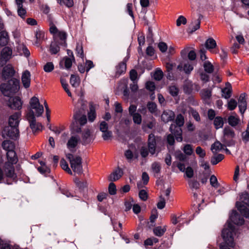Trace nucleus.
<instances>
[{"instance_id": "obj_38", "label": "nucleus", "mask_w": 249, "mask_h": 249, "mask_svg": "<svg viewBox=\"0 0 249 249\" xmlns=\"http://www.w3.org/2000/svg\"><path fill=\"white\" fill-rule=\"evenodd\" d=\"M226 86V87L222 89V92L223 93L222 96L226 99H228L231 96L232 90L230 84H228V85H227Z\"/></svg>"}, {"instance_id": "obj_41", "label": "nucleus", "mask_w": 249, "mask_h": 249, "mask_svg": "<svg viewBox=\"0 0 249 249\" xmlns=\"http://www.w3.org/2000/svg\"><path fill=\"white\" fill-rule=\"evenodd\" d=\"M213 124L216 129L222 128L224 125L223 118L219 116L216 117L213 121Z\"/></svg>"}, {"instance_id": "obj_20", "label": "nucleus", "mask_w": 249, "mask_h": 249, "mask_svg": "<svg viewBox=\"0 0 249 249\" xmlns=\"http://www.w3.org/2000/svg\"><path fill=\"white\" fill-rule=\"evenodd\" d=\"M26 118L30 124V126L34 133L40 131L42 129V125L40 123L36 122L35 117L31 119L28 117H26Z\"/></svg>"}, {"instance_id": "obj_16", "label": "nucleus", "mask_w": 249, "mask_h": 249, "mask_svg": "<svg viewBox=\"0 0 249 249\" xmlns=\"http://www.w3.org/2000/svg\"><path fill=\"white\" fill-rule=\"evenodd\" d=\"M170 130L171 134L175 136L177 141L180 142L182 141V131L180 127H177L175 124H172L170 127Z\"/></svg>"}, {"instance_id": "obj_21", "label": "nucleus", "mask_w": 249, "mask_h": 249, "mask_svg": "<svg viewBox=\"0 0 249 249\" xmlns=\"http://www.w3.org/2000/svg\"><path fill=\"white\" fill-rule=\"evenodd\" d=\"M246 94L245 93L241 94L238 99V107L240 112L243 114L247 109V103L246 99Z\"/></svg>"}, {"instance_id": "obj_44", "label": "nucleus", "mask_w": 249, "mask_h": 249, "mask_svg": "<svg viewBox=\"0 0 249 249\" xmlns=\"http://www.w3.org/2000/svg\"><path fill=\"white\" fill-rule=\"evenodd\" d=\"M151 169L152 170V171L154 173V175H158L161 170V166L160 163L158 162H153L151 165Z\"/></svg>"}, {"instance_id": "obj_27", "label": "nucleus", "mask_w": 249, "mask_h": 249, "mask_svg": "<svg viewBox=\"0 0 249 249\" xmlns=\"http://www.w3.org/2000/svg\"><path fill=\"white\" fill-rule=\"evenodd\" d=\"M123 174V171L121 168H118L110 175L108 177V179L111 181H115L121 178Z\"/></svg>"}, {"instance_id": "obj_1", "label": "nucleus", "mask_w": 249, "mask_h": 249, "mask_svg": "<svg viewBox=\"0 0 249 249\" xmlns=\"http://www.w3.org/2000/svg\"><path fill=\"white\" fill-rule=\"evenodd\" d=\"M44 112V107L39 103L38 98L34 96L30 99L26 117L30 119L34 117L40 116Z\"/></svg>"}, {"instance_id": "obj_47", "label": "nucleus", "mask_w": 249, "mask_h": 249, "mask_svg": "<svg viewBox=\"0 0 249 249\" xmlns=\"http://www.w3.org/2000/svg\"><path fill=\"white\" fill-rule=\"evenodd\" d=\"M203 67L206 72L211 73L214 71L213 66L209 62L206 61L204 63Z\"/></svg>"}, {"instance_id": "obj_56", "label": "nucleus", "mask_w": 249, "mask_h": 249, "mask_svg": "<svg viewBox=\"0 0 249 249\" xmlns=\"http://www.w3.org/2000/svg\"><path fill=\"white\" fill-rule=\"evenodd\" d=\"M210 181L211 185L214 188H217L219 186V184L217 181V178L214 175H212L211 176Z\"/></svg>"}, {"instance_id": "obj_51", "label": "nucleus", "mask_w": 249, "mask_h": 249, "mask_svg": "<svg viewBox=\"0 0 249 249\" xmlns=\"http://www.w3.org/2000/svg\"><path fill=\"white\" fill-rule=\"evenodd\" d=\"M64 64L65 67L66 69H69L71 67L72 65V61L70 58L69 57H65L64 59L60 62V65H62L63 64Z\"/></svg>"}, {"instance_id": "obj_31", "label": "nucleus", "mask_w": 249, "mask_h": 249, "mask_svg": "<svg viewBox=\"0 0 249 249\" xmlns=\"http://www.w3.org/2000/svg\"><path fill=\"white\" fill-rule=\"evenodd\" d=\"M2 147L4 149L8 152L10 151V150H14L15 145L14 142L12 141L5 140L2 143Z\"/></svg>"}, {"instance_id": "obj_62", "label": "nucleus", "mask_w": 249, "mask_h": 249, "mask_svg": "<svg viewBox=\"0 0 249 249\" xmlns=\"http://www.w3.org/2000/svg\"><path fill=\"white\" fill-rule=\"evenodd\" d=\"M237 107V102L235 100L233 99H231L229 102H228V107L229 110H233L234 109Z\"/></svg>"}, {"instance_id": "obj_57", "label": "nucleus", "mask_w": 249, "mask_h": 249, "mask_svg": "<svg viewBox=\"0 0 249 249\" xmlns=\"http://www.w3.org/2000/svg\"><path fill=\"white\" fill-rule=\"evenodd\" d=\"M189 114H191L196 121H200V116L196 110L191 108L189 110Z\"/></svg>"}, {"instance_id": "obj_37", "label": "nucleus", "mask_w": 249, "mask_h": 249, "mask_svg": "<svg viewBox=\"0 0 249 249\" xmlns=\"http://www.w3.org/2000/svg\"><path fill=\"white\" fill-rule=\"evenodd\" d=\"M188 185L190 188L193 190H198L200 187L199 182L195 179H189L188 181Z\"/></svg>"}, {"instance_id": "obj_19", "label": "nucleus", "mask_w": 249, "mask_h": 249, "mask_svg": "<svg viewBox=\"0 0 249 249\" xmlns=\"http://www.w3.org/2000/svg\"><path fill=\"white\" fill-rule=\"evenodd\" d=\"M15 70L12 65L8 64L5 66L2 71V77L4 79L12 77L15 74Z\"/></svg>"}, {"instance_id": "obj_60", "label": "nucleus", "mask_w": 249, "mask_h": 249, "mask_svg": "<svg viewBox=\"0 0 249 249\" xmlns=\"http://www.w3.org/2000/svg\"><path fill=\"white\" fill-rule=\"evenodd\" d=\"M43 69L46 72H50L54 69V66L52 62H47L44 66Z\"/></svg>"}, {"instance_id": "obj_10", "label": "nucleus", "mask_w": 249, "mask_h": 249, "mask_svg": "<svg viewBox=\"0 0 249 249\" xmlns=\"http://www.w3.org/2000/svg\"><path fill=\"white\" fill-rule=\"evenodd\" d=\"M19 130L17 127L8 126L4 127L2 132V136L3 138L15 139L18 136Z\"/></svg>"}, {"instance_id": "obj_8", "label": "nucleus", "mask_w": 249, "mask_h": 249, "mask_svg": "<svg viewBox=\"0 0 249 249\" xmlns=\"http://www.w3.org/2000/svg\"><path fill=\"white\" fill-rule=\"evenodd\" d=\"M235 137V133L233 129L226 126L223 129V137L222 142L227 146H230L234 144L233 138Z\"/></svg>"}, {"instance_id": "obj_46", "label": "nucleus", "mask_w": 249, "mask_h": 249, "mask_svg": "<svg viewBox=\"0 0 249 249\" xmlns=\"http://www.w3.org/2000/svg\"><path fill=\"white\" fill-rule=\"evenodd\" d=\"M224 158V156L223 154H219L217 155H215L211 159V163L213 165H215L221 161Z\"/></svg>"}, {"instance_id": "obj_28", "label": "nucleus", "mask_w": 249, "mask_h": 249, "mask_svg": "<svg viewBox=\"0 0 249 249\" xmlns=\"http://www.w3.org/2000/svg\"><path fill=\"white\" fill-rule=\"evenodd\" d=\"M205 46L207 49L210 50L211 52L216 53V52L213 50L216 47V41L213 38H209L206 41Z\"/></svg>"}, {"instance_id": "obj_48", "label": "nucleus", "mask_w": 249, "mask_h": 249, "mask_svg": "<svg viewBox=\"0 0 249 249\" xmlns=\"http://www.w3.org/2000/svg\"><path fill=\"white\" fill-rule=\"evenodd\" d=\"M201 97L204 100H207L210 98L212 94L211 91L208 89H203L200 91Z\"/></svg>"}, {"instance_id": "obj_30", "label": "nucleus", "mask_w": 249, "mask_h": 249, "mask_svg": "<svg viewBox=\"0 0 249 249\" xmlns=\"http://www.w3.org/2000/svg\"><path fill=\"white\" fill-rule=\"evenodd\" d=\"M227 146L226 144L224 143L222 144L220 142L217 141L212 145L211 149L213 153H216L217 151L222 149L224 147Z\"/></svg>"}, {"instance_id": "obj_55", "label": "nucleus", "mask_w": 249, "mask_h": 249, "mask_svg": "<svg viewBox=\"0 0 249 249\" xmlns=\"http://www.w3.org/2000/svg\"><path fill=\"white\" fill-rule=\"evenodd\" d=\"M183 151L186 155H191L193 153V149L191 144H187L184 146Z\"/></svg>"}, {"instance_id": "obj_36", "label": "nucleus", "mask_w": 249, "mask_h": 249, "mask_svg": "<svg viewBox=\"0 0 249 249\" xmlns=\"http://www.w3.org/2000/svg\"><path fill=\"white\" fill-rule=\"evenodd\" d=\"M166 231L165 226H158L153 229L154 234L157 236L160 237L162 236Z\"/></svg>"}, {"instance_id": "obj_50", "label": "nucleus", "mask_w": 249, "mask_h": 249, "mask_svg": "<svg viewBox=\"0 0 249 249\" xmlns=\"http://www.w3.org/2000/svg\"><path fill=\"white\" fill-rule=\"evenodd\" d=\"M70 83L73 87H77L79 84V78L75 75L72 74L70 78Z\"/></svg>"}, {"instance_id": "obj_32", "label": "nucleus", "mask_w": 249, "mask_h": 249, "mask_svg": "<svg viewBox=\"0 0 249 249\" xmlns=\"http://www.w3.org/2000/svg\"><path fill=\"white\" fill-rule=\"evenodd\" d=\"M126 69V64L125 62H122L119 64L116 67V75L120 76L125 72Z\"/></svg>"}, {"instance_id": "obj_15", "label": "nucleus", "mask_w": 249, "mask_h": 249, "mask_svg": "<svg viewBox=\"0 0 249 249\" xmlns=\"http://www.w3.org/2000/svg\"><path fill=\"white\" fill-rule=\"evenodd\" d=\"M80 141V139L78 135L71 136L67 143V148L71 151H74V149L77 146Z\"/></svg>"}, {"instance_id": "obj_17", "label": "nucleus", "mask_w": 249, "mask_h": 249, "mask_svg": "<svg viewBox=\"0 0 249 249\" xmlns=\"http://www.w3.org/2000/svg\"><path fill=\"white\" fill-rule=\"evenodd\" d=\"M230 220L235 225H242L244 222L243 217L236 211L233 210L230 215Z\"/></svg>"}, {"instance_id": "obj_54", "label": "nucleus", "mask_w": 249, "mask_h": 249, "mask_svg": "<svg viewBox=\"0 0 249 249\" xmlns=\"http://www.w3.org/2000/svg\"><path fill=\"white\" fill-rule=\"evenodd\" d=\"M76 52L77 56H78L81 58L84 57V52H83V46H82V44H80V43L77 44L76 48Z\"/></svg>"}, {"instance_id": "obj_58", "label": "nucleus", "mask_w": 249, "mask_h": 249, "mask_svg": "<svg viewBox=\"0 0 249 249\" xmlns=\"http://www.w3.org/2000/svg\"><path fill=\"white\" fill-rule=\"evenodd\" d=\"M242 137L244 142H247L249 141V122L246 130L242 134Z\"/></svg>"}, {"instance_id": "obj_35", "label": "nucleus", "mask_w": 249, "mask_h": 249, "mask_svg": "<svg viewBox=\"0 0 249 249\" xmlns=\"http://www.w3.org/2000/svg\"><path fill=\"white\" fill-rule=\"evenodd\" d=\"M74 182L81 191H84L87 188L88 183L86 180H80L76 178Z\"/></svg>"}, {"instance_id": "obj_18", "label": "nucleus", "mask_w": 249, "mask_h": 249, "mask_svg": "<svg viewBox=\"0 0 249 249\" xmlns=\"http://www.w3.org/2000/svg\"><path fill=\"white\" fill-rule=\"evenodd\" d=\"M82 143L83 145H86L91 142L92 135L89 129L85 128L81 134Z\"/></svg>"}, {"instance_id": "obj_63", "label": "nucleus", "mask_w": 249, "mask_h": 249, "mask_svg": "<svg viewBox=\"0 0 249 249\" xmlns=\"http://www.w3.org/2000/svg\"><path fill=\"white\" fill-rule=\"evenodd\" d=\"M160 200L157 203V206L158 209H162L165 207V199L162 196H160Z\"/></svg>"}, {"instance_id": "obj_24", "label": "nucleus", "mask_w": 249, "mask_h": 249, "mask_svg": "<svg viewBox=\"0 0 249 249\" xmlns=\"http://www.w3.org/2000/svg\"><path fill=\"white\" fill-rule=\"evenodd\" d=\"M17 51L20 55L27 57L30 55V53L27 47L22 43H18L17 46Z\"/></svg>"}, {"instance_id": "obj_9", "label": "nucleus", "mask_w": 249, "mask_h": 249, "mask_svg": "<svg viewBox=\"0 0 249 249\" xmlns=\"http://www.w3.org/2000/svg\"><path fill=\"white\" fill-rule=\"evenodd\" d=\"M98 128L102 133V137L104 141H108L112 139V132L109 130L108 124L105 121H102L99 122Z\"/></svg>"}, {"instance_id": "obj_45", "label": "nucleus", "mask_w": 249, "mask_h": 249, "mask_svg": "<svg viewBox=\"0 0 249 249\" xmlns=\"http://www.w3.org/2000/svg\"><path fill=\"white\" fill-rule=\"evenodd\" d=\"M60 166L61 168L65 170L66 172H67L68 174L70 175H72V173L71 171V169L69 168L68 164L67 163V161L64 159H62L60 160Z\"/></svg>"}, {"instance_id": "obj_26", "label": "nucleus", "mask_w": 249, "mask_h": 249, "mask_svg": "<svg viewBox=\"0 0 249 249\" xmlns=\"http://www.w3.org/2000/svg\"><path fill=\"white\" fill-rule=\"evenodd\" d=\"M175 118V114L171 110L164 111L162 113L161 118L164 123H167L170 121L174 120Z\"/></svg>"}, {"instance_id": "obj_53", "label": "nucleus", "mask_w": 249, "mask_h": 249, "mask_svg": "<svg viewBox=\"0 0 249 249\" xmlns=\"http://www.w3.org/2000/svg\"><path fill=\"white\" fill-rule=\"evenodd\" d=\"M193 66L189 62L183 64V71L186 74H189L193 71Z\"/></svg>"}, {"instance_id": "obj_25", "label": "nucleus", "mask_w": 249, "mask_h": 249, "mask_svg": "<svg viewBox=\"0 0 249 249\" xmlns=\"http://www.w3.org/2000/svg\"><path fill=\"white\" fill-rule=\"evenodd\" d=\"M7 161L5 163H9L11 164H15L17 163L18 159L17 154L14 150H10L7 152Z\"/></svg>"}, {"instance_id": "obj_12", "label": "nucleus", "mask_w": 249, "mask_h": 249, "mask_svg": "<svg viewBox=\"0 0 249 249\" xmlns=\"http://www.w3.org/2000/svg\"><path fill=\"white\" fill-rule=\"evenodd\" d=\"M12 54V49L5 47L1 51L0 53V66L2 67L11 58Z\"/></svg>"}, {"instance_id": "obj_40", "label": "nucleus", "mask_w": 249, "mask_h": 249, "mask_svg": "<svg viewBox=\"0 0 249 249\" xmlns=\"http://www.w3.org/2000/svg\"><path fill=\"white\" fill-rule=\"evenodd\" d=\"M228 121L230 125L235 127L239 124L240 119L238 117L231 115L228 117Z\"/></svg>"}, {"instance_id": "obj_22", "label": "nucleus", "mask_w": 249, "mask_h": 249, "mask_svg": "<svg viewBox=\"0 0 249 249\" xmlns=\"http://www.w3.org/2000/svg\"><path fill=\"white\" fill-rule=\"evenodd\" d=\"M21 114L19 112H16L14 114L11 115L9 118V124L13 127H18L19 123V118Z\"/></svg>"}, {"instance_id": "obj_43", "label": "nucleus", "mask_w": 249, "mask_h": 249, "mask_svg": "<svg viewBox=\"0 0 249 249\" xmlns=\"http://www.w3.org/2000/svg\"><path fill=\"white\" fill-rule=\"evenodd\" d=\"M59 43L55 41L52 42L50 47V51L52 54H56L59 51Z\"/></svg>"}, {"instance_id": "obj_6", "label": "nucleus", "mask_w": 249, "mask_h": 249, "mask_svg": "<svg viewBox=\"0 0 249 249\" xmlns=\"http://www.w3.org/2000/svg\"><path fill=\"white\" fill-rule=\"evenodd\" d=\"M50 32L53 35L54 41L58 43L60 45L66 46L67 34L65 32L59 31L52 23L50 27Z\"/></svg>"}, {"instance_id": "obj_2", "label": "nucleus", "mask_w": 249, "mask_h": 249, "mask_svg": "<svg viewBox=\"0 0 249 249\" xmlns=\"http://www.w3.org/2000/svg\"><path fill=\"white\" fill-rule=\"evenodd\" d=\"M0 89L4 96L9 97L19 90V81L15 78L11 79L7 83L2 84Z\"/></svg>"}, {"instance_id": "obj_61", "label": "nucleus", "mask_w": 249, "mask_h": 249, "mask_svg": "<svg viewBox=\"0 0 249 249\" xmlns=\"http://www.w3.org/2000/svg\"><path fill=\"white\" fill-rule=\"evenodd\" d=\"M178 89L175 86L169 87V92L173 96H176L178 93Z\"/></svg>"}, {"instance_id": "obj_5", "label": "nucleus", "mask_w": 249, "mask_h": 249, "mask_svg": "<svg viewBox=\"0 0 249 249\" xmlns=\"http://www.w3.org/2000/svg\"><path fill=\"white\" fill-rule=\"evenodd\" d=\"M234 231V226L231 223L228 222L222 231L223 240L227 245L231 247H233L234 245L233 237Z\"/></svg>"}, {"instance_id": "obj_23", "label": "nucleus", "mask_w": 249, "mask_h": 249, "mask_svg": "<svg viewBox=\"0 0 249 249\" xmlns=\"http://www.w3.org/2000/svg\"><path fill=\"white\" fill-rule=\"evenodd\" d=\"M31 74L28 71H25L22 75L21 81L24 87L28 88L30 86Z\"/></svg>"}, {"instance_id": "obj_13", "label": "nucleus", "mask_w": 249, "mask_h": 249, "mask_svg": "<svg viewBox=\"0 0 249 249\" xmlns=\"http://www.w3.org/2000/svg\"><path fill=\"white\" fill-rule=\"evenodd\" d=\"M22 102L19 97H11L9 99L7 105L13 109L19 110L22 107Z\"/></svg>"}, {"instance_id": "obj_52", "label": "nucleus", "mask_w": 249, "mask_h": 249, "mask_svg": "<svg viewBox=\"0 0 249 249\" xmlns=\"http://www.w3.org/2000/svg\"><path fill=\"white\" fill-rule=\"evenodd\" d=\"M185 176L184 177H186L189 178V179H191V178H192L194 175V172L193 168L190 166L187 167L186 168V170L185 171Z\"/></svg>"}, {"instance_id": "obj_59", "label": "nucleus", "mask_w": 249, "mask_h": 249, "mask_svg": "<svg viewBox=\"0 0 249 249\" xmlns=\"http://www.w3.org/2000/svg\"><path fill=\"white\" fill-rule=\"evenodd\" d=\"M141 155L142 158H146L148 155L149 153L148 148L146 146H142L141 147L140 150Z\"/></svg>"}, {"instance_id": "obj_64", "label": "nucleus", "mask_w": 249, "mask_h": 249, "mask_svg": "<svg viewBox=\"0 0 249 249\" xmlns=\"http://www.w3.org/2000/svg\"><path fill=\"white\" fill-rule=\"evenodd\" d=\"M133 117V120L134 123L137 124H140L142 123V116L141 115L137 113L132 116Z\"/></svg>"}, {"instance_id": "obj_34", "label": "nucleus", "mask_w": 249, "mask_h": 249, "mask_svg": "<svg viewBox=\"0 0 249 249\" xmlns=\"http://www.w3.org/2000/svg\"><path fill=\"white\" fill-rule=\"evenodd\" d=\"M175 157L177 160L181 162H188V157L180 151L177 152L175 154Z\"/></svg>"}, {"instance_id": "obj_49", "label": "nucleus", "mask_w": 249, "mask_h": 249, "mask_svg": "<svg viewBox=\"0 0 249 249\" xmlns=\"http://www.w3.org/2000/svg\"><path fill=\"white\" fill-rule=\"evenodd\" d=\"M176 124L177 127H181L184 124V117L181 114H178L176 119Z\"/></svg>"}, {"instance_id": "obj_39", "label": "nucleus", "mask_w": 249, "mask_h": 249, "mask_svg": "<svg viewBox=\"0 0 249 249\" xmlns=\"http://www.w3.org/2000/svg\"><path fill=\"white\" fill-rule=\"evenodd\" d=\"M193 25L188 28V32L189 34H192L193 32L198 30L200 28V19H197L193 23Z\"/></svg>"}, {"instance_id": "obj_7", "label": "nucleus", "mask_w": 249, "mask_h": 249, "mask_svg": "<svg viewBox=\"0 0 249 249\" xmlns=\"http://www.w3.org/2000/svg\"><path fill=\"white\" fill-rule=\"evenodd\" d=\"M78 103L81 104V108L76 110L73 116V121L77 124H79L80 126L85 124L87 122V116L85 114L84 108L86 105L83 100L79 101Z\"/></svg>"}, {"instance_id": "obj_42", "label": "nucleus", "mask_w": 249, "mask_h": 249, "mask_svg": "<svg viewBox=\"0 0 249 249\" xmlns=\"http://www.w3.org/2000/svg\"><path fill=\"white\" fill-rule=\"evenodd\" d=\"M81 126L80 125L76 124L75 122H72L71 125V133L72 134H76L79 133L81 132Z\"/></svg>"}, {"instance_id": "obj_3", "label": "nucleus", "mask_w": 249, "mask_h": 249, "mask_svg": "<svg viewBox=\"0 0 249 249\" xmlns=\"http://www.w3.org/2000/svg\"><path fill=\"white\" fill-rule=\"evenodd\" d=\"M240 202L236 203V206L241 213L246 217H249V195L244 192L240 196Z\"/></svg>"}, {"instance_id": "obj_33", "label": "nucleus", "mask_w": 249, "mask_h": 249, "mask_svg": "<svg viewBox=\"0 0 249 249\" xmlns=\"http://www.w3.org/2000/svg\"><path fill=\"white\" fill-rule=\"evenodd\" d=\"M8 42V35L6 32L1 31L0 32V45L5 46Z\"/></svg>"}, {"instance_id": "obj_14", "label": "nucleus", "mask_w": 249, "mask_h": 249, "mask_svg": "<svg viewBox=\"0 0 249 249\" xmlns=\"http://www.w3.org/2000/svg\"><path fill=\"white\" fill-rule=\"evenodd\" d=\"M3 169L7 177L12 178L14 181H16L17 176L15 173V168L13 164L5 163Z\"/></svg>"}, {"instance_id": "obj_4", "label": "nucleus", "mask_w": 249, "mask_h": 249, "mask_svg": "<svg viewBox=\"0 0 249 249\" xmlns=\"http://www.w3.org/2000/svg\"><path fill=\"white\" fill-rule=\"evenodd\" d=\"M66 157L70 161L73 171L78 175H81L83 172L82 158L70 153L67 154Z\"/></svg>"}, {"instance_id": "obj_11", "label": "nucleus", "mask_w": 249, "mask_h": 249, "mask_svg": "<svg viewBox=\"0 0 249 249\" xmlns=\"http://www.w3.org/2000/svg\"><path fill=\"white\" fill-rule=\"evenodd\" d=\"M160 140V138L156 137L154 134L151 133L148 136L147 145L149 153L153 155L155 152L157 143Z\"/></svg>"}, {"instance_id": "obj_29", "label": "nucleus", "mask_w": 249, "mask_h": 249, "mask_svg": "<svg viewBox=\"0 0 249 249\" xmlns=\"http://www.w3.org/2000/svg\"><path fill=\"white\" fill-rule=\"evenodd\" d=\"M88 117L90 122H93L96 118L95 107L91 103L89 105V110L88 113Z\"/></svg>"}]
</instances>
